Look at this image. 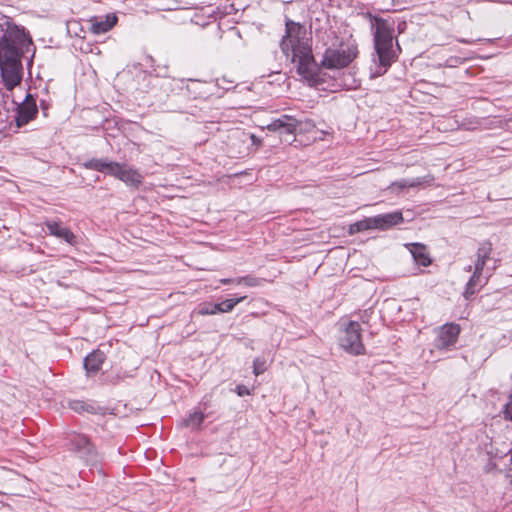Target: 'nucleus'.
I'll return each mask as SVG.
<instances>
[{
  "instance_id": "11",
  "label": "nucleus",
  "mask_w": 512,
  "mask_h": 512,
  "mask_svg": "<svg viewBox=\"0 0 512 512\" xmlns=\"http://www.w3.org/2000/svg\"><path fill=\"white\" fill-rule=\"evenodd\" d=\"M37 112L38 109L35 100L31 95H28L25 101L17 109V115L15 118L17 127L26 125L36 116Z\"/></svg>"
},
{
  "instance_id": "6",
  "label": "nucleus",
  "mask_w": 512,
  "mask_h": 512,
  "mask_svg": "<svg viewBox=\"0 0 512 512\" xmlns=\"http://www.w3.org/2000/svg\"><path fill=\"white\" fill-rule=\"evenodd\" d=\"M67 446L70 451L76 453L89 466L98 467L102 462L101 455L84 434L70 433L67 438Z\"/></svg>"
},
{
  "instance_id": "3",
  "label": "nucleus",
  "mask_w": 512,
  "mask_h": 512,
  "mask_svg": "<svg viewBox=\"0 0 512 512\" xmlns=\"http://www.w3.org/2000/svg\"><path fill=\"white\" fill-rule=\"evenodd\" d=\"M371 28L373 29L374 48L378 57L382 71H377L375 75L379 76L386 72L395 59L393 50L394 22L387 19L371 16Z\"/></svg>"
},
{
  "instance_id": "10",
  "label": "nucleus",
  "mask_w": 512,
  "mask_h": 512,
  "mask_svg": "<svg viewBox=\"0 0 512 512\" xmlns=\"http://www.w3.org/2000/svg\"><path fill=\"white\" fill-rule=\"evenodd\" d=\"M460 326L455 323H449L441 326L437 332L434 346L438 350H447L453 346L458 339Z\"/></svg>"
},
{
  "instance_id": "13",
  "label": "nucleus",
  "mask_w": 512,
  "mask_h": 512,
  "mask_svg": "<svg viewBox=\"0 0 512 512\" xmlns=\"http://www.w3.org/2000/svg\"><path fill=\"white\" fill-rule=\"evenodd\" d=\"M117 20V16L113 13L94 17L89 21L90 31L95 35L104 34L116 25Z\"/></svg>"
},
{
  "instance_id": "19",
  "label": "nucleus",
  "mask_w": 512,
  "mask_h": 512,
  "mask_svg": "<svg viewBox=\"0 0 512 512\" xmlns=\"http://www.w3.org/2000/svg\"><path fill=\"white\" fill-rule=\"evenodd\" d=\"M71 410L77 413L97 414L101 411V407L95 402H88L83 400H71L68 402Z\"/></svg>"
},
{
  "instance_id": "16",
  "label": "nucleus",
  "mask_w": 512,
  "mask_h": 512,
  "mask_svg": "<svg viewBox=\"0 0 512 512\" xmlns=\"http://www.w3.org/2000/svg\"><path fill=\"white\" fill-rule=\"evenodd\" d=\"M492 252V244L490 242H483L477 249L476 260L474 263V270L484 273V267L486 265L487 260L490 258Z\"/></svg>"
},
{
  "instance_id": "25",
  "label": "nucleus",
  "mask_w": 512,
  "mask_h": 512,
  "mask_svg": "<svg viewBox=\"0 0 512 512\" xmlns=\"http://www.w3.org/2000/svg\"><path fill=\"white\" fill-rule=\"evenodd\" d=\"M236 393L238 396L243 397L250 394V390L244 385H238L236 387Z\"/></svg>"
},
{
  "instance_id": "1",
  "label": "nucleus",
  "mask_w": 512,
  "mask_h": 512,
  "mask_svg": "<svg viewBox=\"0 0 512 512\" xmlns=\"http://www.w3.org/2000/svg\"><path fill=\"white\" fill-rule=\"evenodd\" d=\"M33 42L23 27L6 16L0 19V75L4 87L11 91L23 78L22 57Z\"/></svg>"
},
{
  "instance_id": "17",
  "label": "nucleus",
  "mask_w": 512,
  "mask_h": 512,
  "mask_svg": "<svg viewBox=\"0 0 512 512\" xmlns=\"http://www.w3.org/2000/svg\"><path fill=\"white\" fill-rule=\"evenodd\" d=\"M105 360V354L99 350L90 353L84 360V367L88 375L96 374Z\"/></svg>"
},
{
  "instance_id": "5",
  "label": "nucleus",
  "mask_w": 512,
  "mask_h": 512,
  "mask_svg": "<svg viewBox=\"0 0 512 512\" xmlns=\"http://www.w3.org/2000/svg\"><path fill=\"white\" fill-rule=\"evenodd\" d=\"M358 56V47L354 40L341 43L339 47L327 48L323 54L321 65L326 69L347 67Z\"/></svg>"
},
{
  "instance_id": "18",
  "label": "nucleus",
  "mask_w": 512,
  "mask_h": 512,
  "mask_svg": "<svg viewBox=\"0 0 512 512\" xmlns=\"http://www.w3.org/2000/svg\"><path fill=\"white\" fill-rule=\"evenodd\" d=\"M406 246L409 248L416 264L424 267L430 265L431 259L427 252L426 246L419 243H411L407 244Z\"/></svg>"
},
{
  "instance_id": "12",
  "label": "nucleus",
  "mask_w": 512,
  "mask_h": 512,
  "mask_svg": "<svg viewBox=\"0 0 512 512\" xmlns=\"http://www.w3.org/2000/svg\"><path fill=\"white\" fill-rule=\"evenodd\" d=\"M434 182L433 175H426L424 177H417L413 179H401L391 183L388 189L391 192L399 193L406 188H415L420 186H430Z\"/></svg>"
},
{
  "instance_id": "24",
  "label": "nucleus",
  "mask_w": 512,
  "mask_h": 512,
  "mask_svg": "<svg viewBox=\"0 0 512 512\" xmlns=\"http://www.w3.org/2000/svg\"><path fill=\"white\" fill-rule=\"evenodd\" d=\"M266 370L265 361L261 360L260 358H256L253 361V372L256 376L264 373Z\"/></svg>"
},
{
  "instance_id": "7",
  "label": "nucleus",
  "mask_w": 512,
  "mask_h": 512,
  "mask_svg": "<svg viewBox=\"0 0 512 512\" xmlns=\"http://www.w3.org/2000/svg\"><path fill=\"white\" fill-rule=\"evenodd\" d=\"M403 221L401 212L380 214L374 217L365 218L350 226V233L362 232L370 229L386 230Z\"/></svg>"
},
{
  "instance_id": "14",
  "label": "nucleus",
  "mask_w": 512,
  "mask_h": 512,
  "mask_svg": "<svg viewBox=\"0 0 512 512\" xmlns=\"http://www.w3.org/2000/svg\"><path fill=\"white\" fill-rule=\"evenodd\" d=\"M45 225L51 235L63 239L71 245L76 243V236L69 228L62 226L59 222L49 220L45 222Z\"/></svg>"
},
{
  "instance_id": "30",
  "label": "nucleus",
  "mask_w": 512,
  "mask_h": 512,
  "mask_svg": "<svg viewBox=\"0 0 512 512\" xmlns=\"http://www.w3.org/2000/svg\"><path fill=\"white\" fill-rule=\"evenodd\" d=\"M398 29H399V32H401V30L403 29V26L399 25Z\"/></svg>"
},
{
  "instance_id": "2",
  "label": "nucleus",
  "mask_w": 512,
  "mask_h": 512,
  "mask_svg": "<svg viewBox=\"0 0 512 512\" xmlns=\"http://www.w3.org/2000/svg\"><path fill=\"white\" fill-rule=\"evenodd\" d=\"M280 48L287 58L296 64L297 72L305 80L318 81V65L313 57L312 48L305 37L303 27L292 21L286 22V34L280 42Z\"/></svg>"
},
{
  "instance_id": "28",
  "label": "nucleus",
  "mask_w": 512,
  "mask_h": 512,
  "mask_svg": "<svg viewBox=\"0 0 512 512\" xmlns=\"http://www.w3.org/2000/svg\"><path fill=\"white\" fill-rule=\"evenodd\" d=\"M466 270H467L468 272H470V271L472 270V266H471V265H469V266L467 267V269H466Z\"/></svg>"
},
{
  "instance_id": "8",
  "label": "nucleus",
  "mask_w": 512,
  "mask_h": 512,
  "mask_svg": "<svg viewBox=\"0 0 512 512\" xmlns=\"http://www.w3.org/2000/svg\"><path fill=\"white\" fill-rule=\"evenodd\" d=\"M339 344L350 354L362 355L365 353V347L361 338V326L358 322L350 321L346 325L340 333Z\"/></svg>"
},
{
  "instance_id": "23",
  "label": "nucleus",
  "mask_w": 512,
  "mask_h": 512,
  "mask_svg": "<svg viewBox=\"0 0 512 512\" xmlns=\"http://www.w3.org/2000/svg\"><path fill=\"white\" fill-rule=\"evenodd\" d=\"M235 284H237V285L244 284L246 286L253 287V286L259 285V280L255 277L244 276V277H239V278L235 279Z\"/></svg>"
},
{
  "instance_id": "21",
  "label": "nucleus",
  "mask_w": 512,
  "mask_h": 512,
  "mask_svg": "<svg viewBox=\"0 0 512 512\" xmlns=\"http://www.w3.org/2000/svg\"><path fill=\"white\" fill-rule=\"evenodd\" d=\"M246 297H238V298H232V299H226L222 301L221 303H216L218 309V313H227L233 310V308L242 302Z\"/></svg>"
},
{
  "instance_id": "4",
  "label": "nucleus",
  "mask_w": 512,
  "mask_h": 512,
  "mask_svg": "<svg viewBox=\"0 0 512 512\" xmlns=\"http://www.w3.org/2000/svg\"><path fill=\"white\" fill-rule=\"evenodd\" d=\"M84 167L113 176L134 189L139 188L143 181L142 174L137 169L125 163L94 158L85 162Z\"/></svg>"
},
{
  "instance_id": "15",
  "label": "nucleus",
  "mask_w": 512,
  "mask_h": 512,
  "mask_svg": "<svg viewBox=\"0 0 512 512\" xmlns=\"http://www.w3.org/2000/svg\"><path fill=\"white\" fill-rule=\"evenodd\" d=\"M487 276H483V273L477 271H473L472 276L466 284L465 291L463 293L466 299H470L481 287H483L487 283Z\"/></svg>"
},
{
  "instance_id": "9",
  "label": "nucleus",
  "mask_w": 512,
  "mask_h": 512,
  "mask_svg": "<svg viewBox=\"0 0 512 512\" xmlns=\"http://www.w3.org/2000/svg\"><path fill=\"white\" fill-rule=\"evenodd\" d=\"M299 125V121L290 115H282L267 125L269 131L279 132L282 140L291 142L295 135V131Z\"/></svg>"
},
{
  "instance_id": "29",
  "label": "nucleus",
  "mask_w": 512,
  "mask_h": 512,
  "mask_svg": "<svg viewBox=\"0 0 512 512\" xmlns=\"http://www.w3.org/2000/svg\"><path fill=\"white\" fill-rule=\"evenodd\" d=\"M398 29H399V32H401V30L403 29V26L399 25Z\"/></svg>"
},
{
  "instance_id": "22",
  "label": "nucleus",
  "mask_w": 512,
  "mask_h": 512,
  "mask_svg": "<svg viewBox=\"0 0 512 512\" xmlns=\"http://www.w3.org/2000/svg\"><path fill=\"white\" fill-rule=\"evenodd\" d=\"M217 305L213 303H204L199 306L198 313L201 315H214L218 313Z\"/></svg>"
},
{
  "instance_id": "20",
  "label": "nucleus",
  "mask_w": 512,
  "mask_h": 512,
  "mask_svg": "<svg viewBox=\"0 0 512 512\" xmlns=\"http://www.w3.org/2000/svg\"><path fill=\"white\" fill-rule=\"evenodd\" d=\"M205 419V415L200 411H194L189 414L187 418L183 420L185 427H191L192 429H198Z\"/></svg>"
},
{
  "instance_id": "26",
  "label": "nucleus",
  "mask_w": 512,
  "mask_h": 512,
  "mask_svg": "<svg viewBox=\"0 0 512 512\" xmlns=\"http://www.w3.org/2000/svg\"><path fill=\"white\" fill-rule=\"evenodd\" d=\"M505 415L506 418L512 420V396L510 397L509 402L506 404Z\"/></svg>"
},
{
  "instance_id": "27",
  "label": "nucleus",
  "mask_w": 512,
  "mask_h": 512,
  "mask_svg": "<svg viewBox=\"0 0 512 512\" xmlns=\"http://www.w3.org/2000/svg\"><path fill=\"white\" fill-rule=\"evenodd\" d=\"M221 283H223V284L235 283V279H221Z\"/></svg>"
}]
</instances>
